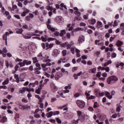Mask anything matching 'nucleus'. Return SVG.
Wrapping results in <instances>:
<instances>
[{
  "label": "nucleus",
  "mask_w": 124,
  "mask_h": 124,
  "mask_svg": "<svg viewBox=\"0 0 124 124\" xmlns=\"http://www.w3.org/2000/svg\"><path fill=\"white\" fill-rule=\"evenodd\" d=\"M66 36L68 39H70V37H71V35H70V33L67 32L66 34Z\"/></svg>",
  "instance_id": "obj_55"
},
{
  "label": "nucleus",
  "mask_w": 124,
  "mask_h": 124,
  "mask_svg": "<svg viewBox=\"0 0 124 124\" xmlns=\"http://www.w3.org/2000/svg\"><path fill=\"white\" fill-rule=\"evenodd\" d=\"M100 76H101V72H98L96 75V77H97V78H100Z\"/></svg>",
  "instance_id": "obj_44"
},
{
  "label": "nucleus",
  "mask_w": 124,
  "mask_h": 124,
  "mask_svg": "<svg viewBox=\"0 0 124 124\" xmlns=\"http://www.w3.org/2000/svg\"><path fill=\"white\" fill-rule=\"evenodd\" d=\"M71 52L72 54L74 55V53H75V49L74 48V47L71 48Z\"/></svg>",
  "instance_id": "obj_52"
},
{
  "label": "nucleus",
  "mask_w": 124,
  "mask_h": 124,
  "mask_svg": "<svg viewBox=\"0 0 124 124\" xmlns=\"http://www.w3.org/2000/svg\"><path fill=\"white\" fill-rule=\"evenodd\" d=\"M88 110L89 111H91V112H93L94 111L93 108L92 107H89L88 108Z\"/></svg>",
  "instance_id": "obj_56"
},
{
  "label": "nucleus",
  "mask_w": 124,
  "mask_h": 124,
  "mask_svg": "<svg viewBox=\"0 0 124 124\" xmlns=\"http://www.w3.org/2000/svg\"><path fill=\"white\" fill-rule=\"evenodd\" d=\"M3 53H7V50L6 49V47H3V50L0 49V54H3Z\"/></svg>",
  "instance_id": "obj_29"
},
{
  "label": "nucleus",
  "mask_w": 124,
  "mask_h": 124,
  "mask_svg": "<svg viewBox=\"0 0 124 124\" xmlns=\"http://www.w3.org/2000/svg\"><path fill=\"white\" fill-rule=\"evenodd\" d=\"M118 80V77L115 76H111L107 78V82L108 85H110V84H114V83H116Z\"/></svg>",
  "instance_id": "obj_1"
},
{
  "label": "nucleus",
  "mask_w": 124,
  "mask_h": 124,
  "mask_svg": "<svg viewBox=\"0 0 124 124\" xmlns=\"http://www.w3.org/2000/svg\"><path fill=\"white\" fill-rule=\"evenodd\" d=\"M116 45L117 47H121L122 45H124V42L118 40L116 43Z\"/></svg>",
  "instance_id": "obj_18"
},
{
  "label": "nucleus",
  "mask_w": 124,
  "mask_h": 124,
  "mask_svg": "<svg viewBox=\"0 0 124 124\" xmlns=\"http://www.w3.org/2000/svg\"><path fill=\"white\" fill-rule=\"evenodd\" d=\"M53 114V116H56V115H59L60 114V111H54Z\"/></svg>",
  "instance_id": "obj_50"
},
{
  "label": "nucleus",
  "mask_w": 124,
  "mask_h": 124,
  "mask_svg": "<svg viewBox=\"0 0 124 124\" xmlns=\"http://www.w3.org/2000/svg\"><path fill=\"white\" fill-rule=\"evenodd\" d=\"M22 32H23V29L22 28L17 29L16 30V33L18 34H22Z\"/></svg>",
  "instance_id": "obj_25"
},
{
  "label": "nucleus",
  "mask_w": 124,
  "mask_h": 124,
  "mask_svg": "<svg viewBox=\"0 0 124 124\" xmlns=\"http://www.w3.org/2000/svg\"><path fill=\"white\" fill-rule=\"evenodd\" d=\"M54 77L55 78V80H58L60 78H62V73L61 72H58L55 74Z\"/></svg>",
  "instance_id": "obj_5"
},
{
  "label": "nucleus",
  "mask_w": 124,
  "mask_h": 124,
  "mask_svg": "<svg viewBox=\"0 0 124 124\" xmlns=\"http://www.w3.org/2000/svg\"><path fill=\"white\" fill-rule=\"evenodd\" d=\"M77 105L80 108V109H83L86 106V103L84 102V101L77 100L76 102Z\"/></svg>",
  "instance_id": "obj_2"
},
{
  "label": "nucleus",
  "mask_w": 124,
  "mask_h": 124,
  "mask_svg": "<svg viewBox=\"0 0 124 124\" xmlns=\"http://www.w3.org/2000/svg\"><path fill=\"white\" fill-rule=\"evenodd\" d=\"M56 122H57V123H58V124H62V120H61V119H60V118H56Z\"/></svg>",
  "instance_id": "obj_46"
},
{
  "label": "nucleus",
  "mask_w": 124,
  "mask_h": 124,
  "mask_svg": "<svg viewBox=\"0 0 124 124\" xmlns=\"http://www.w3.org/2000/svg\"><path fill=\"white\" fill-rule=\"evenodd\" d=\"M25 92H26L25 87L22 88V89L21 90H19L20 93L24 94V93H25Z\"/></svg>",
  "instance_id": "obj_42"
},
{
  "label": "nucleus",
  "mask_w": 124,
  "mask_h": 124,
  "mask_svg": "<svg viewBox=\"0 0 124 124\" xmlns=\"http://www.w3.org/2000/svg\"><path fill=\"white\" fill-rule=\"evenodd\" d=\"M33 63H36V62H38V60H37V57H33L32 58Z\"/></svg>",
  "instance_id": "obj_35"
},
{
  "label": "nucleus",
  "mask_w": 124,
  "mask_h": 124,
  "mask_svg": "<svg viewBox=\"0 0 124 124\" xmlns=\"http://www.w3.org/2000/svg\"><path fill=\"white\" fill-rule=\"evenodd\" d=\"M116 57H117V54H116L115 52H113L111 54V58H116Z\"/></svg>",
  "instance_id": "obj_60"
},
{
  "label": "nucleus",
  "mask_w": 124,
  "mask_h": 124,
  "mask_svg": "<svg viewBox=\"0 0 124 124\" xmlns=\"http://www.w3.org/2000/svg\"><path fill=\"white\" fill-rule=\"evenodd\" d=\"M41 66L43 68V70H44V71H46L47 70H48V68H49V67H47V66H46V64L45 63L42 64L41 65Z\"/></svg>",
  "instance_id": "obj_21"
},
{
  "label": "nucleus",
  "mask_w": 124,
  "mask_h": 124,
  "mask_svg": "<svg viewBox=\"0 0 124 124\" xmlns=\"http://www.w3.org/2000/svg\"><path fill=\"white\" fill-rule=\"evenodd\" d=\"M41 70V67L37 68V67H35L34 68V73L35 74H40L41 73V72H40L39 70Z\"/></svg>",
  "instance_id": "obj_11"
},
{
  "label": "nucleus",
  "mask_w": 124,
  "mask_h": 124,
  "mask_svg": "<svg viewBox=\"0 0 124 124\" xmlns=\"http://www.w3.org/2000/svg\"><path fill=\"white\" fill-rule=\"evenodd\" d=\"M1 123H5V122H6V121H7V118H6V117L4 116L2 117V118L1 119Z\"/></svg>",
  "instance_id": "obj_34"
},
{
  "label": "nucleus",
  "mask_w": 124,
  "mask_h": 124,
  "mask_svg": "<svg viewBox=\"0 0 124 124\" xmlns=\"http://www.w3.org/2000/svg\"><path fill=\"white\" fill-rule=\"evenodd\" d=\"M65 33H66V32L64 30H61V33L60 34V36H61V37H62V36H63V35L65 34Z\"/></svg>",
  "instance_id": "obj_27"
},
{
  "label": "nucleus",
  "mask_w": 124,
  "mask_h": 124,
  "mask_svg": "<svg viewBox=\"0 0 124 124\" xmlns=\"http://www.w3.org/2000/svg\"><path fill=\"white\" fill-rule=\"evenodd\" d=\"M74 13L76 16H78V17H79V16H81V13L79 11H75Z\"/></svg>",
  "instance_id": "obj_39"
},
{
  "label": "nucleus",
  "mask_w": 124,
  "mask_h": 124,
  "mask_svg": "<svg viewBox=\"0 0 124 124\" xmlns=\"http://www.w3.org/2000/svg\"><path fill=\"white\" fill-rule=\"evenodd\" d=\"M117 117L118 114L115 113L112 115L111 118H113V119H116V118H117Z\"/></svg>",
  "instance_id": "obj_51"
},
{
  "label": "nucleus",
  "mask_w": 124,
  "mask_h": 124,
  "mask_svg": "<svg viewBox=\"0 0 124 124\" xmlns=\"http://www.w3.org/2000/svg\"><path fill=\"white\" fill-rule=\"evenodd\" d=\"M46 9H47V10H50V11H53V7H51L50 6H46Z\"/></svg>",
  "instance_id": "obj_40"
},
{
  "label": "nucleus",
  "mask_w": 124,
  "mask_h": 124,
  "mask_svg": "<svg viewBox=\"0 0 124 124\" xmlns=\"http://www.w3.org/2000/svg\"><path fill=\"white\" fill-rule=\"evenodd\" d=\"M9 83V78H7L6 80L2 82V85H7Z\"/></svg>",
  "instance_id": "obj_31"
},
{
  "label": "nucleus",
  "mask_w": 124,
  "mask_h": 124,
  "mask_svg": "<svg viewBox=\"0 0 124 124\" xmlns=\"http://www.w3.org/2000/svg\"><path fill=\"white\" fill-rule=\"evenodd\" d=\"M75 20H77V21H81V17H79V16H76L75 17Z\"/></svg>",
  "instance_id": "obj_61"
},
{
  "label": "nucleus",
  "mask_w": 124,
  "mask_h": 124,
  "mask_svg": "<svg viewBox=\"0 0 124 124\" xmlns=\"http://www.w3.org/2000/svg\"><path fill=\"white\" fill-rule=\"evenodd\" d=\"M59 54L60 51L58 49H55L53 50L52 56H54L55 57H57L58 56H59Z\"/></svg>",
  "instance_id": "obj_10"
},
{
  "label": "nucleus",
  "mask_w": 124,
  "mask_h": 124,
  "mask_svg": "<svg viewBox=\"0 0 124 124\" xmlns=\"http://www.w3.org/2000/svg\"><path fill=\"white\" fill-rule=\"evenodd\" d=\"M105 94H106V96L108 98V99H112L113 98V96H112V95L110 93L106 91L105 92Z\"/></svg>",
  "instance_id": "obj_13"
},
{
  "label": "nucleus",
  "mask_w": 124,
  "mask_h": 124,
  "mask_svg": "<svg viewBox=\"0 0 124 124\" xmlns=\"http://www.w3.org/2000/svg\"><path fill=\"white\" fill-rule=\"evenodd\" d=\"M41 88H38L37 89L35 90V93H37V94H41L40 92H41Z\"/></svg>",
  "instance_id": "obj_32"
},
{
  "label": "nucleus",
  "mask_w": 124,
  "mask_h": 124,
  "mask_svg": "<svg viewBox=\"0 0 124 124\" xmlns=\"http://www.w3.org/2000/svg\"><path fill=\"white\" fill-rule=\"evenodd\" d=\"M30 13V10L27 9V8H24L23 12L21 14V16L22 17H25L27 14H28Z\"/></svg>",
  "instance_id": "obj_7"
},
{
  "label": "nucleus",
  "mask_w": 124,
  "mask_h": 124,
  "mask_svg": "<svg viewBox=\"0 0 124 124\" xmlns=\"http://www.w3.org/2000/svg\"><path fill=\"white\" fill-rule=\"evenodd\" d=\"M24 61L26 62L25 65H30V64H31V61H28L27 60H24Z\"/></svg>",
  "instance_id": "obj_36"
},
{
  "label": "nucleus",
  "mask_w": 124,
  "mask_h": 124,
  "mask_svg": "<svg viewBox=\"0 0 124 124\" xmlns=\"http://www.w3.org/2000/svg\"><path fill=\"white\" fill-rule=\"evenodd\" d=\"M90 73H95L96 72V68H93L89 70Z\"/></svg>",
  "instance_id": "obj_28"
},
{
  "label": "nucleus",
  "mask_w": 124,
  "mask_h": 124,
  "mask_svg": "<svg viewBox=\"0 0 124 124\" xmlns=\"http://www.w3.org/2000/svg\"><path fill=\"white\" fill-rule=\"evenodd\" d=\"M97 107H98V104L97 102H95L93 104V108H97Z\"/></svg>",
  "instance_id": "obj_49"
},
{
  "label": "nucleus",
  "mask_w": 124,
  "mask_h": 124,
  "mask_svg": "<svg viewBox=\"0 0 124 124\" xmlns=\"http://www.w3.org/2000/svg\"><path fill=\"white\" fill-rule=\"evenodd\" d=\"M55 21L56 23H58L60 24V23H62V16H57L55 18Z\"/></svg>",
  "instance_id": "obj_12"
},
{
  "label": "nucleus",
  "mask_w": 124,
  "mask_h": 124,
  "mask_svg": "<svg viewBox=\"0 0 124 124\" xmlns=\"http://www.w3.org/2000/svg\"><path fill=\"white\" fill-rule=\"evenodd\" d=\"M5 65L7 68H8L9 67V62H8V61H7V60L5 61Z\"/></svg>",
  "instance_id": "obj_48"
},
{
  "label": "nucleus",
  "mask_w": 124,
  "mask_h": 124,
  "mask_svg": "<svg viewBox=\"0 0 124 124\" xmlns=\"http://www.w3.org/2000/svg\"><path fill=\"white\" fill-rule=\"evenodd\" d=\"M54 34L55 35V36H59V35L60 34V33L58 31H55L54 32Z\"/></svg>",
  "instance_id": "obj_58"
},
{
  "label": "nucleus",
  "mask_w": 124,
  "mask_h": 124,
  "mask_svg": "<svg viewBox=\"0 0 124 124\" xmlns=\"http://www.w3.org/2000/svg\"><path fill=\"white\" fill-rule=\"evenodd\" d=\"M29 70H30V71H32V70H34V69H33V66L31 65L29 67Z\"/></svg>",
  "instance_id": "obj_59"
},
{
  "label": "nucleus",
  "mask_w": 124,
  "mask_h": 124,
  "mask_svg": "<svg viewBox=\"0 0 124 124\" xmlns=\"http://www.w3.org/2000/svg\"><path fill=\"white\" fill-rule=\"evenodd\" d=\"M38 85V81L36 80L34 83H30L29 85V87H35V86Z\"/></svg>",
  "instance_id": "obj_19"
},
{
  "label": "nucleus",
  "mask_w": 124,
  "mask_h": 124,
  "mask_svg": "<svg viewBox=\"0 0 124 124\" xmlns=\"http://www.w3.org/2000/svg\"><path fill=\"white\" fill-rule=\"evenodd\" d=\"M53 113H54V112L50 111L48 113H47L46 114V116L47 118H51V117H52L53 116Z\"/></svg>",
  "instance_id": "obj_26"
},
{
  "label": "nucleus",
  "mask_w": 124,
  "mask_h": 124,
  "mask_svg": "<svg viewBox=\"0 0 124 124\" xmlns=\"http://www.w3.org/2000/svg\"><path fill=\"white\" fill-rule=\"evenodd\" d=\"M19 109H21L22 110H25V109H30L31 107L29 106L26 105H19L18 106Z\"/></svg>",
  "instance_id": "obj_8"
},
{
  "label": "nucleus",
  "mask_w": 124,
  "mask_h": 124,
  "mask_svg": "<svg viewBox=\"0 0 124 124\" xmlns=\"http://www.w3.org/2000/svg\"><path fill=\"white\" fill-rule=\"evenodd\" d=\"M121 106H119L118 107L116 108V111L117 112H121Z\"/></svg>",
  "instance_id": "obj_62"
},
{
  "label": "nucleus",
  "mask_w": 124,
  "mask_h": 124,
  "mask_svg": "<svg viewBox=\"0 0 124 124\" xmlns=\"http://www.w3.org/2000/svg\"><path fill=\"white\" fill-rule=\"evenodd\" d=\"M46 62H51V60L49 59V56L46 55Z\"/></svg>",
  "instance_id": "obj_54"
},
{
  "label": "nucleus",
  "mask_w": 124,
  "mask_h": 124,
  "mask_svg": "<svg viewBox=\"0 0 124 124\" xmlns=\"http://www.w3.org/2000/svg\"><path fill=\"white\" fill-rule=\"evenodd\" d=\"M65 93H69V90L70 89H71V84H68V86H65Z\"/></svg>",
  "instance_id": "obj_16"
},
{
  "label": "nucleus",
  "mask_w": 124,
  "mask_h": 124,
  "mask_svg": "<svg viewBox=\"0 0 124 124\" xmlns=\"http://www.w3.org/2000/svg\"><path fill=\"white\" fill-rule=\"evenodd\" d=\"M56 100H57L56 98L52 97L51 99L50 102H51V103L55 102V101H56Z\"/></svg>",
  "instance_id": "obj_53"
},
{
  "label": "nucleus",
  "mask_w": 124,
  "mask_h": 124,
  "mask_svg": "<svg viewBox=\"0 0 124 124\" xmlns=\"http://www.w3.org/2000/svg\"><path fill=\"white\" fill-rule=\"evenodd\" d=\"M51 91L53 92V93H56L57 91H58V88L56 87V85H53L51 86Z\"/></svg>",
  "instance_id": "obj_20"
},
{
  "label": "nucleus",
  "mask_w": 124,
  "mask_h": 124,
  "mask_svg": "<svg viewBox=\"0 0 124 124\" xmlns=\"http://www.w3.org/2000/svg\"><path fill=\"white\" fill-rule=\"evenodd\" d=\"M54 46L53 44H50L49 45L48 43H46V50H48V49H51Z\"/></svg>",
  "instance_id": "obj_14"
},
{
  "label": "nucleus",
  "mask_w": 124,
  "mask_h": 124,
  "mask_svg": "<svg viewBox=\"0 0 124 124\" xmlns=\"http://www.w3.org/2000/svg\"><path fill=\"white\" fill-rule=\"evenodd\" d=\"M41 40L43 42H46L47 41L48 42H50V41H53V40H55V38L51 37L48 38V36L46 35L44 36L41 37Z\"/></svg>",
  "instance_id": "obj_4"
},
{
  "label": "nucleus",
  "mask_w": 124,
  "mask_h": 124,
  "mask_svg": "<svg viewBox=\"0 0 124 124\" xmlns=\"http://www.w3.org/2000/svg\"><path fill=\"white\" fill-rule=\"evenodd\" d=\"M46 26H47V28L48 29V30H49V31H55V28L52 27L50 24H46Z\"/></svg>",
  "instance_id": "obj_17"
},
{
  "label": "nucleus",
  "mask_w": 124,
  "mask_h": 124,
  "mask_svg": "<svg viewBox=\"0 0 124 124\" xmlns=\"http://www.w3.org/2000/svg\"><path fill=\"white\" fill-rule=\"evenodd\" d=\"M14 17H15V18H16V19H18V20L21 19V17H20V16H19L18 15H15L14 16Z\"/></svg>",
  "instance_id": "obj_45"
},
{
  "label": "nucleus",
  "mask_w": 124,
  "mask_h": 124,
  "mask_svg": "<svg viewBox=\"0 0 124 124\" xmlns=\"http://www.w3.org/2000/svg\"><path fill=\"white\" fill-rule=\"evenodd\" d=\"M66 53H67V51L66 50H63L62 51L63 57H65V56H66Z\"/></svg>",
  "instance_id": "obj_43"
},
{
  "label": "nucleus",
  "mask_w": 124,
  "mask_h": 124,
  "mask_svg": "<svg viewBox=\"0 0 124 124\" xmlns=\"http://www.w3.org/2000/svg\"><path fill=\"white\" fill-rule=\"evenodd\" d=\"M55 72H56V69L53 68L52 71L51 72L52 75H51V76H50V78L51 79H53V78H54V77H55V75L54 74V73H55Z\"/></svg>",
  "instance_id": "obj_23"
},
{
  "label": "nucleus",
  "mask_w": 124,
  "mask_h": 124,
  "mask_svg": "<svg viewBox=\"0 0 124 124\" xmlns=\"http://www.w3.org/2000/svg\"><path fill=\"white\" fill-rule=\"evenodd\" d=\"M10 9L11 11H14L15 9H17V5H13V8H10Z\"/></svg>",
  "instance_id": "obj_33"
},
{
  "label": "nucleus",
  "mask_w": 124,
  "mask_h": 124,
  "mask_svg": "<svg viewBox=\"0 0 124 124\" xmlns=\"http://www.w3.org/2000/svg\"><path fill=\"white\" fill-rule=\"evenodd\" d=\"M78 41L79 43H82V42H84L85 41V38L83 36H80L78 39Z\"/></svg>",
  "instance_id": "obj_24"
},
{
  "label": "nucleus",
  "mask_w": 124,
  "mask_h": 124,
  "mask_svg": "<svg viewBox=\"0 0 124 124\" xmlns=\"http://www.w3.org/2000/svg\"><path fill=\"white\" fill-rule=\"evenodd\" d=\"M77 114L78 117V120L80 121L81 123H83L84 121H85V114L82 113V111L80 110L77 111Z\"/></svg>",
  "instance_id": "obj_3"
},
{
  "label": "nucleus",
  "mask_w": 124,
  "mask_h": 124,
  "mask_svg": "<svg viewBox=\"0 0 124 124\" xmlns=\"http://www.w3.org/2000/svg\"><path fill=\"white\" fill-rule=\"evenodd\" d=\"M118 26V21L117 20H115L114 22V24L113 25V27H117Z\"/></svg>",
  "instance_id": "obj_64"
},
{
  "label": "nucleus",
  "mask_w": 124,
  "mask_h": 124,
  "mask_svg": "<svg viewBox=\"0 0 124 124\" xmlns=\"http://www.w3.org/2000/svg\"><path fill=\"white\" fill-rule=\"evenodd\" d=\"M37 57L38 58V60H43V55H42V52L40 53L37 55Z\"/></svg>",
  "instance_id": "obj_30"
},
{
  "label": "nucleus",
  "mask_w": 124,
  "mask_h": 124,
  "mask_svg": "<svg viewBox=\"0 0 124 124\" xmlns=\"http://www.w3.org/2000/svg\"><path fill=\"white\" fill-rule=\"evenodd\" d=\"M17 64L18 65H20V67L25 66V65H26V61H25V60H23V62H20Z\"/></svg>",
  "instance_id": "obj_22"
},
{
  "label": "nucleus",
  "mask_w": 124,
  "mask_h": 124,
  "mask_svg": "<svg viewBox=\"0 0 124 124\" xmlns=\"http://www.w3.org/2000/svg\"><path fill=\"white\" fill-rule=\"evenodd\" d=\"M66 62H67V60H66V58L65 57L62 58V62L64 63Z\"/></svg>",
  "instance_id": "obj_57"
},
{
  "label": "nucleus",
  "mask_w": 124,
  "mask_h": 124,
  "mask_svg": "<svg viewBox=\"0 0 124 124\" xmlns=\"http://www.w3.org/2000/svg\"><path fill=\"white\" fill-rule=\"evenodd\" d=\"M96 23V20H95V19H93L92 20H91L90 24V25H94Z\"/></svg>",
  "instance_id": "obj_38"
},
{
  "label": "nucleus",
  "mask_w": 124,
  "mask_h": 124,
  "mask_svg": "<svg viewBox=\"0 0 124 124\" xmlns=\"http://www.w3.org/2000/svg\"><path fill=\"white\" fill-rule=\"evenodd\" d=\"M85 94L86 95L87 99L88 100L90 99H94L95 98V96L93 95L90 96V93H88L87 92H85Z\"/></svg>",
  "instance_id": "obj_9"
},
{
  "label": "nucleus",
  "mask_w": 124,
  "mask_h": 124,
  "mask_svg": "<svg viewBox=\"0 0 124 124\" xmlns=\"http://www.w3.org/2000/svg\"><path fill=\"white\" fill-rule=\"evenodd\" d=\"M23 37H24V38H25V39H30V38H31V36H28L24 34H23Z\"/></svg>",
  "instance_id": "obj_41"
},
{
  "label": "nucleus",
  "mask_w": 124,
  "mask_h": 124,
  "mask_svg": "<svg viewBox=\"0 0 124 124\" xmlns=\"http://www.w3.org/2000/svg\"><path fill=\"white\" fill-rule=\"evenodd\" d=\"M30 16H27L25 17V19L27 21H31V18H33V17H34V16L32 15V14H29Z\"/></svg>",
  "instance_id": "obj_15"
},
{
  "label": "nucleus",
  "mask_w": 124,
  "mask_h": 124,
  "mask_svg": "<svg viewBox=\"0 0 124 124\" xmlns=\"http://www.w3.org/2000/svg\"><path fill=\"white\" fill-rule=\"evenodd\" d=\"M3 14H5V15H6V16H8V15H10V14L9 13V12H8V11H5V12H4V13H3Z\"/></svg>",
  "instance_id": "obj_63"
},
{
  "label": "nucleus",
  "mask_w": 124,
  "mask_h": 124,
  "mask_svg": "<svg viewBox=\"0 0 124 124\" xmlns=\"http://www.w3.org/2000/svg\"><path fill=\"white\" fill-rule=\"evenodd\" d=\"M97 28H101L102 27V23L100 21H98L97 22Z\"/></svg>",
  "instance_id": "obj_37"
},
{
  "label": "nucleus",
  "mask_w": 124,
  "mask_h": 124,
  "mask_svg": "<svg viewBox=\"0 0 124 124\" xmlns=\"http://www.w3.org/2000/svg\"><path fill=\"white\" fill-rule=\"evenodd\" d=\"M66 47L67 50H70V49H71V45L67 44V45H66Z\"/></svg>",
  "instance_id": "obj_47"
},
{
  "label": "nucleus",
  "mask_w": 124,
  "mask_h": 124,
  "mask_svg": "<svg viewBox=\"0 0 124 124\" xmlns=\"http://www.w3.org/2000/svg\"><path fill=\"white\" fill-rule=\"evenodd\" d=\"M9 33L8 32H6L2 36V38L3 40H7V36L9 35L10 34H11V33H13V31H9Z\"/></svg>",
  "instance_id": "obj_6"
}]
</instances>
